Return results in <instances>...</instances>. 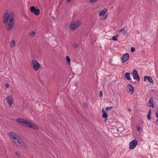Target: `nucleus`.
Returning a JSON list of instances; mask_svg holds the SVG:
<instances>
[{
    "mask_svg": "<svg viewBox=\"0 0 158 158\" xmlns=\"http://www.w3.org/2000/svg\"><path fill=\"white\" fill-rule=\"evenodd\" d=\"M14 15L11 12L9 15L7 11H5L3 17V22L6 23V28L7 31H10L13 29L15 23Z\"/></svg>",
    "mask_w": 158,
    "mask_h": 158,
    "instance_id": "f257e3e1",
    "label": "nucleus"
},
{
    "mask_svg": "<svg viewBox=\"0 0 158 158\" xmlns=\"http://www.w3.org/2000/svg\"><path fill=\"white\" fill-rule=\"evenodd\" d=\"M81 23L78 22L74 23L73 22H71L69 26L70 29L71 31H73L77 29L80 25Z\"/></svg>",
    "mask_w": 158,
    "mask_h": 158,
    "instance_id": "f03ea898",
    "label": "nucleus"
},
{
    "mask_svg": "<svg viewBox=\"0 0 158 158\" xmlns=\"http://www.w3.org/2000/svg\"><path fill=\"white\" fill-rule=\"evenodd\" d=\"M16 121L18 123L22 125H25L27 127V125L29 123V122L25 120L24 119L22 118H19L16 119Z\"/></svg>",
    "mask_w": 158,
    "mask_h": 158,
    "instance_id": "7ed1b4c3",
    "label": "nucleus"
},
{
    "mask_svg": "<svg viewBox=\"0 0 158 158\" xmlns=\"http://www.w3.org/2000/svg\"><path fill=\"white\" fill-rule=\"evenodd\" d=\"M32 62L34 69L35 71H37L40 67V64L37 61L35 60H32Z\"/></svg>",
    "mask_w": 158,
    "mask_h": 158,
    "instance_id": "20e7f679",
    "label": "nucleus"
},
{
    "mask_svg": "<svg viewBox=\"0 0 158 158\" xmlns=\"http://www.w3.org/2000/svg\"><path fill=\"white\" fill-rule=\"evenodd\" d=\"M29 10L32 13L36 15H38L40 14V10L38 9H35L34 6L30 7Z\"/></svg>",
    "mask_w": 158,
    "mask_h": 158,
    "instance_id": "39448f33",
    "label": "nucleus"
},
{
    "mask_svg": "<svg viewBox=\"0 0 158 158\" xmlns=\"http://www.w3.org/2000/svg\"><path fill=\"white\" fill-rule=\"evenodd\" d=\"M137 143V141L135 139L130 142L129 143L130 149H132L134 148L136 146Z\"/></svg>",
    "mask_w": 158,
    "mask_h": 158,
    "instance_id": "423d86ee",
    "label": "nucleus"
},
{
    "mask_svg": "<svg viewBox=\"0 0 158 158\" xmlns=\"http://www.w3.org/2000/svg\"><path fill=\"white\" fill-rule=\"evenodd\" d=\"M27 127L31 128L35 130H38L39 129L38 127L36 125L30 122H29V123Z\"/></svg>",
    "mask_w": 158,
    "mask_h": 158,
    "instance_id": "0eeeda50",
    "label": "nucleus"
},
{
    "mask_svg": "<svg viewBox=\"0 0 158 158\" xmlns=\"http://www.w3.org/2000/svg\"><path fill=\"white\" fill-rule=\"evenodd\" d=\"M129 55L128 54L126 53L123 55L121 58L122 62L123 63H124L126 62L129 58Z\"/></svg>",
    "mask_w": 158,
    "mask_h": 158,
    "instance_id": "6e6552de",
    "label": "nucleus"
},
{
    "mask_svg": "<svg viewBox=\"0 0 158 158\" xmlns=\"http://www.w3.org/2000/svg\"><path fill=\"white\" fill-rule=\"evenodd\" d=\"M127 90L129 91L131 94L133 93L134 92V87L131 84H128L127 86Z\"/></svg>",
    "mask_w": 158,
    "mask_h": 158,
    "instance_id": "1a4fd4ad",
    "label": "nucleus"
},
{
    "mask_svg": "<svg viewBox=\"0 0 158 158\" xmlns=\"http://www.w3.org/2000/svg\"><path fill=\"white\" fill-rule=\"evenodd\" d=\"M9 134L10 137L15 140H17L18 138L19 137L17 134L14 132H9Z\"/></svg>",
    "mask_w": 158,
    "mask_h": 158,
    "instance_id": "9d476101",
    "label": "nucleus"
},
{
    "mask_svg": "<svg viewBox=\"0 0 158 158\" xmlns=\"http://www.w3.org/2000/svg\"><path fill=\"white\" fill-rule=\"evenodd\" d=\"M6 100L7 103L9 104L10 106H11V105L13 104L14 100L11 96H9L7 97L6 98Z\"/></svg>",
    "mask_w": 158,
    "mask_h": 158,
    "instance_id": "9b49d317",
    "label": "nucleus"
},
{
    "mask_svg": "<svg viewBox=\"0 0 158 158\" xmlns=\"http://www.w3.org/2000/svg\"><path fill=\"white\" fill-rule=\"evenodd\" d=\"M147 79L148 81L152 83H153V81L152 78L149 76H145L144 77V81H146V79Z\"/></svg>",
    "mask_w": 158,
    "mask_h": 158,
    "instance_id": "f8f14e48",
    "label": "nucleus"
},
{
    "mask_svg": "<svg viewBox=\"0 0 158 158\" xmlns=\"http://www.w3.org/2000/svg\"><path fill=\"white\" fill-rule=\"evenodd\" d=\"M107 10L106 9H105L104 10L103 9L99 13V15L100 16H102L105 15L107 12Z\"/></svg>",
    "mask_w": 158,
    "mask_h": 158,
    "instance_id": "ddd939ff",
    "label": "nucleus"
},
{
    "mask_svg": "<svg viewBox=\"0 0 158 158\" xmlns=\"http://www.w3.org/2000/svg\"><path fill=\"white\" fill-rule=\"evenodd\" d=\"M153 100L152 98H150L148 103L149 104V106L153 108L154 107V104H153Z\"/></svg>",
    "mask_w": 158,
    "mask_h": 158,
    "instance_id": "4468645a",
    "label": "nucleus"
},
{
    "mask_svg": "<svg viewBox=\"0 0 158 158\" xmlns=\"http://www.w3.org/2000/svg\"><path fill=\"white\" fill-rule=\"evenodd\" d=\"M17 140L18 141V143H19L21 146L24 145V143L23 142V139L20 137L18 138V139Z\"/></svg>",
    "mask_w": 158,
    "mask_h": 158,
    "instance_id": "2eb2a0df",
    "label": "nucleus"
},
{
    "mask_svg": "<svg viewBox=\"0 0 158 158\" xmlns=\"http://www.w3.org/2000/svg\"><path fill=\"white\" fill-rule=\"evenodd\" d=\"M125 78L128 80H131L130 73H126L124 75Z\"/></svg>",
    "mask_w": 158,
    "mask_h": 158,
    "instance_id": "dca6fc26",
    "label": "nucleus"
},
{
    "mask_svg": "<svg viewBox=\"0 0 158 158\" xmlns=\"http://www.w3.org/2000/svg\"><path fill=\"white\" fill-rule=\"evenodd\" d=\"M15 45V42L14 40H13L10 42V47L11 48H14Z\"/></svg>",
    "mask_w": 158,
    "mask_h": 158,
    "instance_id": "f3484780",
    "label": "nucleus"
},
{
    "mask_svg": "<svg viewBox=\"0 0 158 158\" xmlns=\"http://www.w3.org/2000/svg\"><path fill=\"white\" fill-rule=\"evenodd\" d=\"M102 117V118H107L108 117V115L107 114V112H104L103 113Z\"/></svg>",
    "mask_w": 158,
    "mask_h": 158,
    "instance_id": "a211bd4d",
    "label": "nucleus"
},
{
    "mask_svg": "<svg viewBox=\"0 0 158 158\" xmlns=\"http://www.w3.org/2000/svg\"><path fill=\"white\" fill-rule=\"evenodd\" d=\"M133 78L135 80L138 81H139L140 80V77L138 74L135 76H134V77H133Z\"/></svg>",
    "mask_w": 158,
    "mask_h": 158,
    "instance_id": "6ab92c4d",
    "label": "nucleus"
},
{
    "mask_svg": "<svg viewBox=\"0 0 158 158\" xmlns=\"http://www.w3.org/2000/svg\"><path fill=\"white\" fill-rule=\"evenodd\" d=\"M133 77H134V76L137 75L138 74L137 71L136 70L134 69L133 71Z\"/></svg>",
    "mask_w": 158,
    "mask_h": 158,
    "instance_id": "aec40b11",
    "label": "nucleus"
},
{
    "mask_svg": "<svg viewBox=\"0 0 158 158\" xmlns=\"http://www.w3.org/2000/svg\"><path fill=\"white\" fill-rule=\"evenodd\" d=\"M66 59L67 60V62L69 64L70 62V60L69 57L68 56H66Z\"/></svg>",
    "mask_w": 158,
    "mask_h": 158,
    "instance_id": "412c9836",
    "label": "nucleus"
},
{
    "mask_svg": "<svg viewBox=\"0 0 158 158\" xmlns=\"http://www.w3.org/2000/svg\"><path fill=\"white\" fill-rule=\"evenodd\" d=\"M35 34V32L34 31H31L29 33V34L30 36H33Z\"/></svg>",
    "mask_w": 158,
    "mask_h": 158,
    "instance_id": "4be33fe9",
    "label": "nucleus"
},
{
    "mask_svg": "<svg viewBox=\"0 0 158 158\" xmlns=\"http://www.w3.org/2000/svg\"><path fill=\"white\" fill-rule=\"evenodd\" d=\"M118 35H117L113 37L112 39L114 40H117L118 39Z\"/></svg>",
    "mask_w": 158,
    "mask_h": 158,
    "instance_id": "5701e85b",
    "label": "nucleus"
},
{
    "mask_svg": "<svg viewBox=\"0 0 158 158\" xmlns=\"http://www.w3.org/2000/svg\"><path fill=\"white\" fill-rule=\"evenodd\" d=\"M119 31L120 32H123V33H124V35H125V34H126V32H125L126 31H125L124 28L121 29Z\"/></svg>",
    "mask_w": 158,
    "mask_h": 158,
    "instance_id": "b1692460",
    "label": "nucleus"
},
{
    "mask_svg": "<svg viewBox=\"0 0 158 158\" xmlns=\"http://www.w3.org/2000/svg\"><path fill=\"white\" fill-rule=\"evenodd\" d=\"M113 108V107L112 106H109V107H107L105 109V110L106 111V112H107V110H111Z\"/></svg>",
    "mask_w": 158,
    "mask_h": 158,
    "instance_id": "393cba45",
    "label": "nucleus"
},
{
    "mask_svg": "<svg viewBox=\"0 0 158 158\" xmlns=\"http://www.w3.org/2000/svg\"><path fill=\"white\" fill-rule=\"evenodd\" d=\"M135 51V49L134 47H132L131 48V51L132 52H134Z\"/></svg>",
    "mask_w": 158,
    "mask_h": 158,
    "instance_id": "a878e982",
    "label": "nucleus"
},
{
    "mask_svg": "<svg viewBox=\"0 0 158 158\" xmlns=\"http://www.w3.org/2000/svg\"><path fill=\"white\" fill-rule=\"evenodd\" d=\"M147 118L149 120H150L151 119V116L150 114H148V115H147Z\"/></svg>",
    "mask_w": 158,
    "mask_h": 158,
    "instance_id": "bb28decb",
    "label": "nucleus"
},
{
    "mask_svg": "<svg viewBox=\"0 0 158 158\" xmlns=\"http://www.w3.org/2000/svg\"><path fill=\"white\" fill-rule=\"evenodd\" d=\"M98 0H89V2L91 3H94Z\"/></svg>",
    "mask_w": 158,
    "mask_h": 158,
    "instance_id": "cd10ccee",
    "label": "nucleus"
},
{
    "mask_svg": "<svg viewBox=\"0 0 158 158\" xmlns=\"http://www.w3.org/2000/svg\"><path fill=\"white\" fill-rule=\"evenodd\" d=\"M15 154L17 155V156H18L19 158L21 157L20 156L19 154V153L18 152H16L15 153Z\"/></svg>",
    "mask_w": 158,
    "mask_h": 158,
    "instance_id": "c85d7f7f",
    "label": "nucleus"
},
{
    "mask_svg": "<svg viewBox=\"0 0 158 158\" xmlns=\"http://www.w3.org/2000/svg\"><path fill=\"white\" fill-rule=\"evenodd\" d=\"M141 129V127H137V130L138 131H140Z\"/></svg>",
    "mask_w": 158,
    "mask_h": 158,
    "instance_id": "c756f323",
    "label": "nucleus"
},
{
    "mask_svg": "<svg viewBox=\"0 0 158 158\" xmlns=\"http://www.w3.org/2000/svg\"><path fill=\"white\" fill-rule=\"evenodd\" d=\"M102 91H101L100 92V93H99V97H101L102 96Z\"/></svg>",
    "mask_w": 158,
    "mask_h": 158,
    "instance_id": "7c9ffc66",
    "label": "nucleus"
},
{
    "mask_svg": "<svg viewBox=\"0 0 158 158\" xmlns=\"http://www.w3.org/2000/svg\"><path fill=\"white\" fill-rule=\"evenodd\" d=\"M73 46L74 48H76L77 47L78 45L77 44H74L73 45Z\"/></svg>",
    "mask_w": 158,
    "mask_h": 158,
    "instance_id": "2f4dec72",
    "label": "nucleus"
},
{
    "mask_svg": "<svg viewBox=\"0 0 158 158\" xmlns=\"http://www.w3.org/2000/svg\"><path fill=\"white\" fill-rule=\"evenodd\" d=\"M5 86L6 88H8L9 86V85L8 83H6Z\"/></svg>",
    "mask_w": 158,
    "mask_h": 158,
    "instance_id": "473e14b6",
    "label": "nucleus"
},
{
    "mask_svg": "<svg viewBox=\"0 0 158 158\" xmlns=\"http://www.w3.org/2000/svg\"><path fill=\"white\" fill-rule=\"evenodd\" d=\"M156 116L158 118V111H157L156 113Z\"/></svg>",
    "mask_w": 158,
    "mask_h": 158,
    "instance_id": "72a5a7b5",
    "label": "nucleus"
},
{
    "mask_svg": "<svg viewBox=\"0 0 158 158\" xmlns=\"http://www.w3.org/2000/svg\"><path fill=\"white\" fill-rule=\"evenodd\" d=\"M151 110H149L148 111V114H151Z\"/></svg>",
    "mask_w": 158,
    "mask_h": 158,
    "instance_id": "f704fd0d",
    "label": "nucleus"
},
{
    "mask_svg": "<svg viewBox=\"0 0 158 158\" xmlns=\"http://www.w3.org/2000/svg\"><path fill=\"white\" fill-rule=\"evenodd\" d=\"M102 112L103 113L104 112H106V110H104L103 108H102Z\"/></svg>",
    "mask_w": 158,
    "mask_h": 158,
    "instance_id": "c9c22d12",
    "label": "nucleus"
},
{
    "mask_svg": "<svg viewBox=\"0 0 158 158\" xmlns=\"http://www.w3.org/2000/svg\"><path fill=\"white\" fill-rule=\"evenodd\" d=\"M63 1V0H59L60 3V4H61V3Z\"/></svg>",
    "mask_w": 158,
    "mask_h": 158,
    "instance_id": "e433bc0d",
    "label": "nucleus"
},
{
    "mask_svg": "<svg viewBox=\"0 0 158 158\" xmlns=\"http://www.w3.org/2000/svg\"><path fill=\"white\" fill-rule=\"evenodd\" d=\"M156 124L158 125V119L156 121Z\"/></svg>",
    "mask_w": 158,
    "mask_h": 158,
    "instance_id": "4c0bfd02",
    "label": "nucleus"
},
{
    "mask_svg": "<svg viewBox=\"0 0 158 158\" xmlns=\"http://www.w3.org/2000/svg\"><path fill=\"white\" fill-rule=\"evenodd\" d=\"M127 109L129 111H131V109H130L129 108H128Z\"/></svg>",
    "mask_w": 158,
    "mask_h": 158,
    "instance_id": "58836bf2",
    "label": "nucleus"
},
{
    "mask_svg": "<svg viewBox=\"0 0 158 158\" xmlns=\"http://www.w3.org/2000/svg\"><path fill=\"white\" fill-rule=\"evenodd\" d=\"M68 2H70L71 0H66Z\"/></svg>",
    "mask_w": 158,
    "mask_h": 158,
    "instance_id": "ea45409f",
    "label": "nucleus"
},
{
    "mask_svg": "<svg viewBox=\"0 0 158 158\" xmlns=\"http://www.w3.org/2000/svg\"><path fill=\"white\" fill-rule=\"evenodd\" d=\"M106 17H105V18L104 19H105L107 17V16L106 15L105 16Z\"/></svg>",
    "mask_w": 158,
    "mask_h": 158,
    "instance_id": "a19ab883",
    "label": "nucleus"
},
{
    "mask_svg": "<svg viewBox=\"0 0 158 158\" xmlns=\"http://www.w3.org/2000/svg\"><path fill=\"white\" fill-rule=\"evenodd\" d=\"M105 121L106 122L107 120V118H105Z\"/></svg>",
    "mask_w": 158,
    "mask_h": 158,
    "instance_id": "79ce46f5",
    "label": "nucleus"
},
{
    "mask_svg": "<svg viewBox=\"0 0 158 158\" xmlns=\"http://www.w3.org/2000/svg\"><path fill=\"white\" fill-rule=\"evenodd\" d=\"M14 142L15 143H16V141H14Z\"/></svg>",
    "mask_w": 158,
    "mask_h": 158,
    "instance_id": "37998d69",
    "label": "nucleus"
},
{
    "mask_svg": "<svg viewBox=\"0 0 158 158\" xmlns=\"http://www.w3.org/2000/svg\"><path fill=\"white\" fill-rule=\"evenodd\" d=\"M52 18L54 20L55 18L54 17H53Z\"/></svg>",
    "mask_w": 158,
    "mask_h": 158,
    "instance_id": "c03bdc74",
    "label": "nucleus"
},
{
    "mask_svg": "<svg viewBox=\"0 0 158 158\" xmlns=\"http://www.w3.org/2000/svg\"><path fill=\"white\" fill-rule=\"evenodd\" d=\"M117 131H119V130L118 129H117Z\"/></svg>",
    "mask_w": 158,
    "mask_h": 158,
    "instance_id": "a18cd8bd",
    "label": "nucleus"
}]
</instances>
